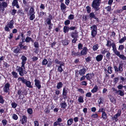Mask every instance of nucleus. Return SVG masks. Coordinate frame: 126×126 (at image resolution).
Wrapping results in <instances>:
<instances>
[{
	"label": "nucleus",
	"instance_id": "obj_47",
	"mask_svg": "<svg viewBox=\"0 0 126 126\" xmlns=\"http://www.w3.org/2000/svg\"><path fill=\"white\" fill-rule=\"evenodd\" d=\"M119 94L121 96H123L124 93L123 91H122L121 90H119Z\"/></svg>",
	"mask_w": 126,
	"mask_h": 126
},
{
	"label": "nucleus",
	"instance_id": "obj_23",
	"mask_svg": "<svg viewBox=\"0 0 126 126\" xmlns=\"http://www.w3.org/2000/svg\"><path fill=\"white\" fill-rule=\"evenodd\" d=\"M69 29V27L66 26H65L63 27V32L64 33H66L68 31Z\"/></svg>",
	"mask_w": 126,
	"mask_h": 126
},
{
	"label": "nucleus",
	"instance_id": "obj_34",
	"mask_svg": "<svg viewBox=\"0 0 126 126\" xmlns=\"http://www.w3.org/2000/svg\"><path fill=\"white\" fill-rule=\"evenodd\" d=\"M32 40V39L31 38L27 37L25 39V41L26 42L29 43L31 40Z\"/></svg>",
	"mask_w": 126,
	"mask_h": 126
},
{
	"label": "nucleus",
	"instance_id": "obj_3",
	"mask_svg": "<svg viewBox=\"0 0 126 126\" xmlns=\"http://www.w3.org/2000/svg\"><path fill=\"white\" fill-rule=\"evenodd\" d=\"M35 12L33 7H31L30 9L28 14V16H30L29 19L30 20H32L35 18Z\"/></svg>",
	"mask_w": 126,
	"mask_h": 126
},
{
	"label": "nucleus",
	"instance_id": "obj_15",
	"mask_svg": "<svg viewBox=\"0 0 126 126\" xmlns=\"http://www.w3.org/2000/svg\"><path fill=\"white\" fill-rule=\"evenodd\" d=\"M18 1L17 0H14L12 3V5L13 6H16L17 8H19V6L18 5Z\"/></svg>",
	"mask_w": 126,
	"mask_h": 126
},
{
	"label": "nucleus",
	"instance_id": "obj_10",
	"mask_svg": "<svg viewBox=\"0 0 126 126\" xmlns=\"http://www.w3.org/2000/svg\"><path fill=\"white\" fill-rule=\"evenodd\" d=\"M87 49L86 47L83 48V50L81 51L80 54L81 56L86 55L87 53Z\"/></svg>",
	"mask_w": 126,
	"mask_h": 126
},
{
	"label": "nucleus",
	"instance_id": "obj_9",
	"mask_svg": "<svg viewBox=\"0 0 126 126\" xmlns=\"http://www.w3.org/2000/svg\"><path fill=\"white\" fill-rule=\"evenodd\" d=\"M35 85L39 89L41 87V82L39 80L35 79Z\"/></svg>",
	"mask_w": 126,
	"mask_h": 126
},
{
	"label": "nucleus",
	"instance_id": "obj_62",
	"mask_svg": "<svg viewBox=\"0 0 126 126\" xmlns=\"http://www.w3.org/2000/svg\"><path fill=\"white\" fill-rule=\"evenodd\" d=\"M70 21L67 20L65 21L64 22V24L65 25H67L69 24L70 23Z\"/></svg>",
	"mask_w": 126,
	"mask_h": 126
},
{
	"label": "nucleus",
	"instance_id": "obj_12",
	"mask_svg": "<svg viewBox=\"0 0 126 126\" xmlns=\"http://www.w3.org/2000/svg\"><path fill=\"white\" fill-rule=\"evenodd\" d=\"M94 75V74L93 73L92 74L88 73L86 75L85 77L87 80H90V79L93 77Z\"/></svg>",
	"mask_w": 126,
	"mask_h": 126
},
{
	"label": "nucleus",
	"instance_id": "obj_31",
	"mask_svg": "<svg viewBox=\"0 0 126 126\" xmlns=\"http://www.w3.org/2000/svg\"><path fill=\"white\" fill-rule=\"evenodd\" d=\"M26 79H25L23 77H19L18 79V80L19 81H21L23 83H24Z\"/></svg>",
	"mask_w": 126,
	"mask_h": 126
},
{
	"label": "nucleus",
	"instance_id": "obj_50",
	"mask_svg": "<svg viewBox=\"0 0 126 126\" xmlns=\"http://www.w3.org/2000/svg\"><path fill=\"white\" fill-rule=\"evenodd\" d=\"M123 11V9L117 10L114 11L115 13H120Z\"/></svg>",
	"mask_w": 126,
	"mask_h": 126
},
{
	"label": "nucleus",
	"instance_id": "obj_19",
	"mask_svg": "<svg viewBox=\"0 0 126 126\" xmlns=\"http://www.w3.org/2000/svg\"><path fill=\"white\" fill-rule=\"evenodd\" d=\"M98 88L97 85H95L93 89L91 90V92L94 93L96 92L98 90Z\"/></svg>",
	"mask_w": 126,
	"mask_h": 126
},
{
	"label": "nucleus",
	"instance_id": "obj_25",
	"mask_svg": "<svg viewBox=\"0 0 126 126\" xmlns=\"http://www.w3.org/2000/svg\"><path fill=\"white\" fill-rule=\"evenodd\" d=\"M102 117L104 120H106L107 119V115L105 112H103Z\"/></svg>",
	"mask_w": 126,
	"mask_h": 126
},
{
	"label": "nucleus",
	"instance_id": "obj_18",
	"mask_svg": "<svg viewBox=\"0 0 126 126\" xmlns=\"http://www.w3.org/2000/svg\"><path fill=\"white\" fill-rule=\"evenodd\" d=\"M27 118L25 116H23L21 120V123L23 124L26 123L27 122Z\"/></svg>",
	"mask_w": 126,
	"mask_h": 126
},
{
	"label": "nucleus",
	"instance_id": "obj_28",
	"mask_svg": "<svg viewBox=\"0 0 126 126\" xmlns=\"http://www.w3.org/2000/svg\"><path fill=\"white\" fill-rule=\"evenodd\" d=\"M67 90L65 88H64L63 89L62 94L64 95H67Z\"/></svg>",
	"mask_w": 126,
	"mask_h": 126
},
{
	"label": "nucleus",
	"instance_id": "obj_13",
	"mask_svg": "<svg viewBox=\"0 0 126 126\" xmlns=\"http://www.w3.org/2000/svg\"><path fill=\"white\" fill-rule=\"evenodd\" d=\"M26 84L27 86L30 88H32V86L31 85V82L27 80L26 79L23 83Z\"/></svg>",
	"mask_w": 126,
	"mask_h": 126
},
{
	"label": "nucleus",
	"instance_id": "obj_43",
	"mask_svg": "<svg viewBox=\"0 0 126 126\" xmlns=\"http://www.w3.org/2000/svg\"><path fill=\"white\" fill-rule=\"evenodd\" d=\"M20 50V49H19L18 48H17L14 50V52L15 53H17L19 52Z\"/></svg>",
	"mask_w": 126,
	"mask_h": 126
},
{
	"label": "nucleus",
	"instance_id": "obj_5",
	"mask_svg": "<svg viewBox=\"0 0 126 126\" xmlns=\"http://www.w3.org/2000/svg\"><path fill=\"white\" fill-rule=\"evenodd\" d=\"M14 24V20H11L7 24V25L5 26V29L6 31H9L10 28V29L13 28L14 27L13 25Z\"/></svg>",
	"mask_w": 126,
	"mask_h": 126
},
{
	"label": "nucleus",
	"instance_id": "obj_6",
	"mask_svg": "<svg viewBox=\"0 0 126 126\" xmlns=\"http://www.w3.org/2000/svg\"><path fill=\"white\" fill-rule=\"evenodd\" d=\"M123 65L122 64H120L119 65L118 67V68L116 66H114V69L115 71L116 72H119L121 73L123 71Z\"/></svg>",
	"mask_w": 126,
	"mask_h": 126
},
{
	"label": "nucleus",
	"instance_id": "obj_48",
	"mask_svg": "<svg viewBox=\"0 0 126 126\" xmlns=\"http://www.w3.org/2000/svg\"><path fill=\"white\" fill-rule=\"evenodd\" d=\"M14 120H17L18 119L17 116L15 114H13L12 116Z\"/></svg>",
	"mask_w": 126,
	"mask_h": 126
},
{
	"label": "nucleus",
	"instance_id": "obj_35",
	"mask_svg": "<svg viewBox=\"0 0 126 126\" xmlns=\"http://www.w3.org/2000/svg\"><path fill=\"white\" fill-rule=\"evenodd\" d=\"M17 13L22 16H23L24 15V13H23V10H19L17 12Z\"/></svg>",
	"mask_w": 126,
	"mask_h": 126
},
{
	"label": "nucleus",
	"instance_id": "obj_63",
	"mask_svg": "<svg viewBox=\"0 0 126 126\" xmlns=\"http://www.w3.org/2000/svg\"><path fill=\"white\" fill-rule=\"evenodd\" d=\"M105 9H106L109 12L111 9V6H109L105 8Z\"/></svg>",
	"mask_w": 126,
	"mask_h": 126
},
{
	"label": "nucleus",
	"instance_id": "obj_53",
	"mask_svg": "<svg viewBox=\"0 0 126 126\" xmlns=\"http://www.w3.org/2000/svg\"><path fill=\"white\" fill-rule=\"evenodd\" d=\"M11 105L12 106V107L13 108H15L17 106V104L15 102H13L12 103Z\"/></svg>",
	"mask_w": 126,
	"mask_h": 126
},
{
	"label": "nucleus",
	"instance_id": "obj_32",
	"mask_svg": "<svg viewBox=\"0 0 126 126\" xmlns=\"http://www.w3.org/2000/svg\"><path fill=\"white\" fill-rule=\"evenodd\" d=\"M126 40V36L124 37L123 38L120 39L119 41L120 43H122Z\"/></svg>",
	"mask_w": 126,
	"mask_h": 126
},
{
	"label": "nucleus",
	"instance_id": "obj_37",
	"mask_svg": "<svg viewBox=\"0 0 126 126\" xmlns=\"http://www.w3.org/2000/svg\"><path fill=\"white\" fill-rule=\"evenodd\" d=\"M48 63V61L46 59H44L42 61V63L43 65H46Z\"/></svg>",
	"mask_w": 126,
	"mask_h": 126
},
{
	"label": "nucleus",
	"instance_id": "obj_26",
	"mask_svg": "<svg viewBox=\"0 0 126 126\" xmlns=\"http://www.w3.org/2000/svg\"><path fill=\"white\" fill-rule=\"evenodd\" d=\"M78 100L79 103H82L84 102L83 97L81 96H80L79 97Z\"/></svg>",
	"mask_w": 126,
	"mask_h": 126
},
{
	"label": "nucleus",
	"instance_id": "obj_56",
	"mask_svg": "<svg viewBox=\"0 0 126 126\" xmlns=\"http://www.w3.org/2000/svg\"><path fill=\"white\" fill-rule=\"evenodd\" d=\"M58 70L60 73L62 72V71L63 70V69H62L61 65H60L59 66Z\"/></svg>",
	"mask_w": 126,
	"mask_h": 126
},
{
	"label": "nucleus",
	"instance_id": "obj_22",
	"mask_svg": "<svg viewBox=\"0 0 126 126\" xmlns=\"http://www.w3.org/2000/svg\"><path fill=\"white\" fill-rule=\"evenodd\" d=\"M60 6L61 9L62 10H65L66 8V6L63 3H61Z\"/></svg>",
	"mask_w": 126,
	"mask_h": 126
},
{
	"label": "nucleus",
	"instance_id": "obj_46",
	"mask_svg": "<svg viewBox=\"0 0 126 126\" xmlns=\"http://www.w3.org/2000/svg\"><path fill=\"white\" fill-rule=\"evenodd\" d=\"M87 11L88 13H90L91 11V8L89 6H87L86 7Z\"/></svg>",
	"mask_w": 126,
	"mask_h": 126
},
{
	"label": "nucleus",
	"instance_id": "obj_51",
	"mask_svg": "<svg viewBox=\"0 0 126 126\" xmlns=\"http://www.w3.org/2000/svg\"><path fill=\"white\" fill-rule=\"evenodd\" d=\"M119 80V78H115L113 79V82L115 84Z\"/></svg>",
	"mask_w": 126,
	"mask_h": 126
},
{
	"label": "nucleus",
	"instance_id": "obj_45",
	"mask_svg": "<svg viewBox=\"0 0 126 126\" xmlns=\"http://www.w3.org/2000/svg\"><path fill=\"white\" fill-rule=\"evenodd\" d=\"M1 3H2V6L3 7V8L5 7H6L7 6V3L5 2H1Z\"/></svg>",
	"mask_w": 126,
	"mask_h": 126
},
{
	"label": "nucleus",
	"instance_id": "obj_57",
	"mask_svg": "<svg viewBox=\"0 0 126 126\" xmlns=\"http://www.w3.org/2000/svg\"><path fill=\"white\" fill-rule=\"evenodd\" d=\"M121 110H119L117 113L115 115H116L117 117L120 116L121 114Z\"/></svg>",
	"mask_w": 126,
	"mask_h": 126
},
{
	"label": "nucleus",
	"instance_id": "obj_41",
	"mask_svg": "<svg viewBox=\"0 0 126 126\" xmlns=\"http://www.w3.org/2000/svg\"><path fill=\"white\" fill-rule=\"evenodd\" d=\"M58 122L56 121L54 123V126H57L58 125H59L60 126H62L63 125V124L62 123L60 124L58 123Z\"/></svg>",
	"mask_w": 126,
	"mask_h": 126
},
{
	"label": "nucleus",
	"instance_id": "obj_42",
	"mask_svg": "<svg viewBox=\"0 0 126 126\" xmlns=\"http://www.w3.org/2000/svg\"><path fill=\"white\" fill-rule=\"evenodd\" d=\"M98 45L97 44H95L93 47V50L94 51L97 50L98 48Z\"/></svg>",
	"mask_w": 126,
	"mask_h": 126
},
{
	"label": "nucleus",
	"instance_id": "obj_4",
	"mask_svg": "<svg viewBox=\"0 0 126 126\" xmlns=\"http://www.w3.org/2000/svg\"><path fill=\"white\" fill-rule=\"evenodd\" d=\"M91 30V34L93 38L94 37L97 33V27L96 25H94L90 27Z\"/></svg>",
	"mask_w": 126,
	"mask_h": 126
},
{
	"label": "nucleus",
	"instance_id": "obj_39",
	"mask_svg": "<svg viewBox=\"0 0 126 126\" xmlns=\"http://www.w3.org/2000/svg\"><path fill=\"white\" fill-rule=\"evenodd\" d=\"M120 58L123 60H125L126 59V57L124 55L122 54H120L118 56Z\"/></svg>",
	"mask_w": 126,
	"mask_h": 126
},
{
	"label": "nucleus",
	"instance_id": "obj_59",
	"mask_svg": "<svg viewBox=\"0 0 126 126\" xmlns=\"http://www.w3.org/2000/svg\"><path fill=\"white\" fill-rule=\"evenodd\" d=\"M92 94L90 92L87 93L86 94V96L87 97H91Z\"/></svg>",
	"mask_w": 126,
	"mask_h": 126
},
{
	"label": "nucleus",
	"instance_id": "obj_54",
	"mask_svg": "<svg viewBox=\"0 0 126 126\" xmlns=\"http://www.w3.org/2000/svg\"><path fill=\"white\" fill-rule=\"evenodd\" d=\"M4 102V100L3 99V97L1 95H0V103L3 104Z\"/></svg>",
	"mask_w": 126,
	"mask_h": 126
},
{
	"label": "nucleus",
	"instance_id": "obj_60",
	"mask_svg": "<svg viewBox=\"0 0 126 126\" xmlns=\"http://www.w3.org/2000/svg\"><path fill=\"white\" fill-rule=\"evenodd\" d=\"M124 48V46L123 45H121L119 46L118 49L120 50H123Z\"/></svg>",
	"mask_w": 126,
	"mask_h": 126
},
{
	"label": "nucleus",
	"instance_id": "obj_2",
	"mask_svg": "<svg viewBox=\"0 0 126 126\" xmlns=\"http://www.w3.org/2000/svg\"><path fill=\"white\" fill-rule=\"evenodd\" d=\"M101 2V0H94L93 1L92 6L93 8L95 9L96 11H97L99 9L98 7Z\"/></svg>",
	"mask_w": 126,
	"mask_h": 126
},
{
	"label": "nucleus",
	"instance_id": "obj_40",
	"mask_svg": "<svg viewBox=\"0 0 126 126\" xmlns=\"http://www.w3.org/2000/svg\"><path fill=\"white\" fill-rule=\"evenodd\" d=\"M111 41H107V43L106 45L108 47H110L112 45V43H111Z\"/></svg>",
	"mask_w": 126,
	"mask_h": 126
},
{
	"label": "nucleus",
	"instance_id": "obj_7",
	"mask_svg": "<svg viewBox=\"0 0 126 126\" xmlns=\"http://www.w3.org/2000/svg\"><path fill=\"white\" fill-rule=\"evenodd\" d=\"M10 84L9 83H7L5 84L3 88L4 92L6 93H7L10 90Z\"/></svg>",
	"mask_w": 126,
	"mask_h": 126
},
{
	"label": "nucleus",
	"instance_id": "obj_14",
	"mask_svg": "<svg viewBox=\"0 0 126 126\" xmlns=\"http://www.w3.org/2000/svg\"><path fill=\"white\" fill-rule=\"evenodd\" d=\"M108 96L111 102L114 103H116V100L113 97L110 95H109Z\"/></svg>",
	"mask_w": 126,
	"mask_h": 126
},
{
	"label": "nucleus",
	"instance_id": "obj_30",
	"mask_svg": "<svg viewBox=\"0 0 126 126\" xmlns=\"http://www.w3.org/2000/svg\"><path fill=\"white\" fill-rule=\"evenodd\" d=\"M89 16L90 18H91L90 19L92 18H94L95 16L94 13V12H92L90 13L89 15Z\"/></svg>",
	"mask_w": 126,
	"mask_h": 126
},
{
	"label": "nucleus",
	"instance_id": "obj_16",
	"mask_svg": "<svg viewBox=\"0 0 126 126\" xmlns=\"http://www.w3.org/2000/svg\"><path fill=\"white\" fill-rule=\"evenodd\" d=\"M103 57V56L101 55H98L96 57V60L98 62L102 60Z\"/></svg>",
	"mask_w": 126,
	"mask_h": 126
},
{
	"label": "nucleus",
	"instance_id": "obj_64",
	"mask_svg": "<svg viewBox=\"0 0 126 126\" xmlns=\"http://www.w3.org/2000/svg\"><path fill=\"white\" fill-rule=\"evenodd\" d=\"M34 45L35 47L38 48L39 47V45L37 42H35L34 43Z\"/></svg>",
	"mask_w": 126,
	"mask_h": 126
},
{
	"label": "nucleus",
	"instance_id": "obj_36",
	"mask_svg": "<svg viewBox=\"0 0 126 126\" xmlns=\"http://www.w3.org/2000/svg\"><path fill=\"white\" fill-rule=\"evenodd\" d=\"M111 46H112V50L113 52L117 50L115 45L114 43H112V45Z\"/></svg>",
	"mask_w": 126,
	"mask_h": 126
},
{
	"label": "nucleus",
	"instance_id": "obj_21",
	"mask_svg": "<svg viewBox=\"0 0 126 126\" xmlns=\"http://www.w3.org/2000/svg\"><path fill=\"white\" fill-rule=\"evenodd\" d=\"M73 122V119L72 118H70L67 121V125L68 126L71 125L72 123Z\"/></svg>",
	"mask_w": 126,
	"mask_h": 126
},
{
	"label": "nucleus",
	"instance_id": "obj_38",
	"mask_svg": "<svg viewBox=\"0 0 126 126\" xmlns=\"http://www.w3.org/2000/svg\"><path fill=\"white\" fill-rule=\"evenodd\" d=\"M112 67L110 66H109L108 68V72L110 74H111L112 73V70L111 69Z\"/></svg>",
	"mask_w": 126,
	"mask_h": 126
},
{
	"label": "nucleus",
	"instance_id": "obj_44",
	"mask_svg": "<svg viewBox=\"0 0 126 126\" xmlns=\"http://www.w3.org/2000/svg\"><path fill=\"white\" fill-rule=\"evenodd\" d=\"M27 111L30 114H31L32 113V109L29 108L27 110Z\"/></svg>",
	"mask_w": 126,
	"mask_h": 126
},
{
	"label": "nucleus",
	"instance_id": "obj_29",
	"mask_svg": "<svg viewBox=\"0 0 126 126\" xmlns=\"http://www.w3.org/2000/svg\"><path fill=\"white\" fill-rule=\"evenodd\" d=\"M72 53L73 55H74L75 56H81L79 52H77L76 53L74 51H73L72 52Z\"/></svg>",
	"mask_w": 126,
	"mask_h": 126
},
{
	"label": "nucleus",
	"instance_id": "obj_58",
	"mask_svg": "<svg viewBox=\"0 0 126 126\" xmlns=\"http://www.w3.org/2000/svg\"><path fill=\"white\" fill-rule=\"evenodd\" d=\"M51 20L50 19L48 18L47 19L46 22L48 25L51 24Z\"/></svg>",
	"mask_w": 126,
	"mask_h": 126
},
{
	"label": "nucleus",
	"instance_id": "obj_1",
	"mask_svg": "<svg viewBox=\"0 0 126 126\" xmlns=\"http://www.w3.org/2000/svg\"><path fill=\"white\" fill-rule=\"evenodd\" d=\"M16 70L19 73V74L21 76H22L27 73V72L24 69L23 67L17 66L16 67Z\"/></svg>",
	"mask_w": 126,
	"mask_h": 126
},
{
	"label": "nucleus",
	"instance_id": "obj_27",
	"mask_svg": "<svg viewBox=\"0 0 126 126\" xmlns=\"http://www.w3.org/2000/svg\"><path fill=\"white\" fill-rule=\"evenodd\" d=\"M69 42V41L68 40H65L63 41L62 42V43L63 44V45L66 46L68 44Z\"/></svg>",
	"mask_w": 126,
	"mask_h": 126
},
{
	"label": "nucleus",
	"instance_id": "obj_20",
	"mask_svg": "<svg viewBox=\"0 0 126 126\" xmlns=\"http://www.w3.org/2000/svg\"><path fill=\"white\" fill-rule=\"evenodd\" d=\"M60 105L61 106V108H65L67 106L66 103L65 102V101L61 103Z\"/></svg>",
	"mask_w": 126,
	"mask_h": 126
},
{
	"label": "nucleus",
	"instance_id": "obj_8",
	"mask_svg": "<svg viewBox=\"0 0 126 126\" xmlns=\"http://www.w3.org/2000/svg\"><path fill=\"white\" fill-rule=\"evenodd\" d=\"M21 59L22 60L21 63L22 66L23 67L24 69L25 70V69L24 67V65L26 63L27 58L24 55H22L21 56Z\"/></svg>",
	"mask_w": 126,
	"mask_h": 126
},
{
	"label": "nucleus",
	"instance_id": "obj_11",
	"mask_svg": "<svg viewBox=\"0 0 126 126\" xmlns=\"http://www.w3.org/2000/svg\"><path fill=\"white\" fill-rule=\"evenodd\" d=\"M86 71V70L84 67L82 68V69L79 70V73L81 76H83Z\"/></svg>",
	"mask_w": 126,
	"mask_h": 126
},
{
	"label": "nucleus",
	"instance_id": "obj_55",
	"mask_svg": "<svg viewBox=\"0 0 126 126\" xmlns=\"http://www.w3.org/2000/svg\"><path fill=\"white\" fill-rule=\"evenodd\" d=\"M83 47L81 43H79L78 45V48L79 49H81Z\"/></svg>",
	"mask_w": 126,
	"mask_h": 126
},
{
	"label": "nucleus",
	"instance_id": "obj_33",
	"mask_svg": "<svg viewBox=\"0 0 126 126\" xmlns=\"http://www.w3.org/2000/svg\"><path fill=\"white\" fill-rule=\"evenodd\" d=\"M12 74L13 75L14 77L15 78H16L18 77L17 74L16 72L14 71H13L12 72Z\"/></svg>",
	"mask_w": 126,
	"mask_h": 126
},
{
	"label": "nucleus",
	"instance_id": "obj_49",
	"mask_svg": "<svg viewBox=\"0 0 126 126\" xmlns=\"http://www.w3.org/2000/svg\"><path fill=\"white\" fill-rule=\"evenodd\" d=\"M117 117L116 115H114V117L112 118V119L113 120H114L115 122H116L118 120Z\"/></svg>",
	"mask_w": 126,
	"mask_h": 126
},
{
	"label": "nucleus",
	"instance_id": "obj_61",
	"mask_svg": "<svg viewBox=\"0 0 126 126\" xmlns=\"http://www.w3.org/2000/svg\"><path fill=\"white\" fill-rule=\"evenodd\" d=\"M114 52L116 55L118 56H119L120 54V52L119 51H117V50L114 51Z\"/></svg>",
	"mask_w": 126,
	"mask_h": 126
},
{
	"label": "nucleus",
	"instance_id": "obj_52",
	"mask_svg": "<svg viewBox=\"0 0 126 126\" xmlns=\"http://www.w3.org/2000/svg\"><path fill=\"white\" fill-rule=\"evenodd\" d=\"M68 19L69 20H72L74 19V16L73 15L71 14L68 17Z\"/></svg>",
	"mask_w": 126,
	"mask_h": 126
},
{
	"label": "nucleus",
	"instance_id": "obj_17",
	"mask_svg": "<svg viewBox=\"0 0 126 126\" xmlns=\"http://www.w3.org/2000/svg\"><path fill=\"white\" fill-rule=\"evenodd\" d=\"M71 36L73 38H77L78 37V33L76 32H72L71 33Z\"/></svg>",
	"mask_w": 126,
	"mask_h": 126
},
{
	"label": "nucleus",
	"instance_id": "obj_24",
	"mask_svg": "<svg viewBox=\"0 0 126 126\" xmlns=\"http://www.w3.org/2000/svg\"><path fill=\"white\" fill-rule=\"evenodd\" d=\"M63 84L61 82H59V83H58L57 86V88L58 89H59L60 88L62 87Z\"/></svg>",
	"mask_w": 126,
	"mask_h": 126
}]
</instances>
